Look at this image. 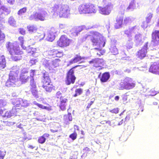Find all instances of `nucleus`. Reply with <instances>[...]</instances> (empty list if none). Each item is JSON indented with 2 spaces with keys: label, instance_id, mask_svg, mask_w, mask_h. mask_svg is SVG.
I'll return each instance as SVG.
<instances>
[{
  "label": "nucleus",
  "instance_id": "1",
  "mask_svg": "<svg viewBox=\"0 0 159 159\" xmlns=\"http://www.w3.org/2000/svg\"><path fill=\"white\" fill-rule=\"evenodd\" d=\"M6 48L12 61H16L22 59L24 52L19 45H15L14 43L8 41L6 43Z\"/></svg>",
  "mask_w": 159,
  "mask_h": 159
},
{
  "label": "nucleus",
  "instance_id": "2",
  "mask_svg": "<svg viewBox=\"0 0 159 159\" xmlns=\"http://www.w3.org/2000/svg\"><path fill=\"white\" fill-rule=\"evenodd\" d=\"M93 46L103 47L105 46V42L102 35L97 31L90 32V34L88 35Z\"/></svg>",
  "mask_w": 159,
  "mask_h": 159
},
{
  "label": "nucleus",
  "instance_id": "3",
  "mask_svg": "<svg viewBox=\"0 0 159 159\" xmlns=\"http://www.w3.org/2000/svg\"><path fill=\"white\" fill-rule=\"evenodd\" d=\"M51 9L52 11L60 17L68 18L70 14V9L66 5L55 4Z\"/></svg>",
  "mask_w": 159,
  "mask_h": 159
},
{
  "label": "nucleus",
  "instance_id": "4",
  "mask_svg": "<svg viewBox=\"0 0 159 159\" xmlns=\"http://www.w3.org/2000/svg\"><path fill=\"white\" fill-rule=\"evenodd\" d=\"M41 83L42 87L47 92L50 93L55 88V86L51 82L49 74L47 72L43 73Z\"/></svg>",
  "mask_w": 159,
  "mask_h": 159
},
{
  "label": "nucleus",
  "instance_id": "5",
  "mask_svg": "<svg viewBox=\"0 0 159 159\" xmlns=\"http://www.w3.org/2000/svg\"><path fill=\"white\" fill-rule=\"evenodd\" d=\"M78 10L81 14H87L95 13L97 9L95 5L88 2L80 5L78 7Z\"/></svg>",
  "mask_w": 159,
  "mask_h": 159
},
{
  "label": "nucleus",
  "instance_id": "6",
  "mask_svg": "<svg viewBox=\"0 0 159 159\" xmlns=\"http://www.w3.org/2000/svg\"><path fill=\"white\" fill-rule=\"evenodd\" d=\"M19 73L18 69L17 70L13 69L11 71L9 75V78L6 83V86L8 87H15L16 84Z\"/></svg>",
  "mask_w": 159,
  "mask_h": 159
},
{
  "label": "nucleus",
  "instance_id": "7",
  "mask_svg": "<svg viewBox=\"0 0 159 159\" xmlns=\"http://www.w3.org/2000/svg\"><path fill=\"white\" fill-rule=\"evenodd\" d=\"M135 86V82L131 78L126 77L121 82L119 89L120 90H130L133 89Z\"/></svg>",
  "mask_w": 159,
  "mask_h": 159
},
{
  "label": "nucleus",
  "instance_id": "8",
  "mask_svg": "<svg viewBox=\"0 0 159 159\" xmlns=\"http://www.w3.org/2000/svg\"><path fill=\"white\" fill-rule=\"evenodd\" d=\"M55 98L58 99L56 100L57 106L60 109L64 111L66 109L68 99L62 95V93L60 91L57 92L56 94Z\"/></svg>",
  "mask_w": 159,
  "mask_h": 159
},
{
  "label": "nucleus",
  "instance_id": "9",
  "mask_svg": "<svg viewBox=\"0 0 159 159\" xmlns=\"http://www.w3.org/2000/svg\"><path fill=\"white\" fill-rule=\"evenodd\" d=\"M80 65H76L70 69L66 73L65 83L67 85L74 84L76 79V77L74 74V69Z\"/></svg>",
  "mask_w": 159,
  "mask_h": 159
},
{
  "label": "nucleus",
  "instance_id": "10",
  "mask_svg": "<svg viewBox=\"0 0 159 159\" xmlns=\"http://www.w3.org/2000/svg\"><path fill=\"white\" fill-rule=\"evenodd\" d=\"M35 71V70H31L30 75L31 80L30 81V90L31 93L35 98H38L39 97L36 85L34 81V76Z\"/></svg>",
  "mask_w": 159,
  "mask_h": 159
},
{
  "label": "nucleus",
  "instance_id": "11",
  "mask_svg": "<svg viewBox=\"0 0 159 159\" xmlns=\"http://www.w3.org/2000/svg\"><path fill=\"white\" fill-rule=\"evenodd\" d=\"M71 43V40L66 35H61L57 42L58 46L64 48L69 46Z\"/></svg>",
  "mask_w": 159,
  "mask_h": 159
},
{
  "label": "nucleus",
  "instance_id": "12",
  "mask_svg": "<svg viewBox=\"0 0 159 159\" xmlns=\"http://www.w3.org/2000/svg\"><path fill=\"white\" fill-rule=\"evenodd\" d=\"M11 102L15 107H26L29 105L26 100H23L20 98L12 99Z\"/></svg>",
  "mask_w": 159,
  "mask_h": 159
},
{
  "label": "nucleus",
  "instance_id": "13",
  "mask_svg": "<svg viewBox=\"0 0 159 159\" xmlns=\"http://www.w3.org/2000/svg\"><path fill=\"white\" fill-rule=\"evenodd\" d=\"M148 43H146L143 47L139 50L136 53V56L138 58L142 59L146 57L148 52Z\"/></svg>",
  "mask_w": 159,
  "mask_h": 159
},
{
  "label": "nucleus",
  "instance_id": "14",
  "mask_svg": "<svg viewBox=\"0 0 159 159\" xmlns=\"http://www.w3.org/2000/svg\"><path fill=\"white\" fill-rule=\"evenodd\" d=\"M47 13L45 12L43 13L35 12L31 15L29 17L30 20L34 19L36 20H40L43 21L45 20V17L47 16Z\"/></svg>",
  "mask_w": 159,
  "mask_h": 159
},
{
  "label": "nucleus",
  "instance_id": "15",
  "mask_svg": "<svg viewBox=\"0 0 159 159\" xmlns=\"http://www.w3.org/2000/svg\"><path fill=\"white\" fill-rule=\"evenodd\" d=\"M89 62V64L92 65L94 67L96 68L100 67V69H102V66L104 65V61L103 59L97 58L92 59Z\"/></svg>",
  "mask_w": 159,
  "mask_h": 159
},
{
  "label": "nucleus",
  "instance_id": "16",
  "mask_svg": "<svg viewBox=\"0 0 159 159\" xmlns=\"http://www.w3.org/2000/svg\"><path fill=\"white\" fill-rule=\"evenodd\" d=\"M151 43L154 46L159 45V30H155L151 34Z\"/></svg>",
  "mask_w": 159,
  "mask_h": 159
},
{
  "label": "nucleus",
  "instance_id": "17",
  "mask_svg": "<svg viewBox=\"0 0 159 159\" xmlns=\"http://www.w3.org/2000/svg\"><path fill=\"white\" fill-rule=\"evenodd\" d=\"M48 55L49 57L52 58H60L63 56V53L62 51L53 49L49 51Z\"/></svg>",
  "mask_w": 159,
  "mask_h": 159
},
{
  "label": "nucleus",
  "instance_id": "18",
  "mask_svg": "<svg viewBox=\"0 0 159 159\" xmlns=\"http://www.w3.org/2000/svg\"><path fill=\"white\" fill-rule=\"evenodd\" d=\"M110 76V74L109 72H105L102 74L100 73L98 76L101 83L107 82L109 79Z\"/></svg>",
  "mask_w": 159,
  "mask_h": 159
},
{
  "label": "nucleus",
  "instance_id": "19",
  "mask_svg": "<svg viewBox=\"0 0 159 159\" xmlns=\"http://www.w3.org/2000/svg\"><path fill=\"white\" fill-rule=\"evenodd\" d=\"M10 11L4 6L0 8V20H2L5 16L9 14Z\"/></svg>",
  "mask_w": 159,
  "mask_h": 159
},
{
  "label": "nucleus",
  "instance_id": "20",
  "mask_svg": "<svg viewBox=\"0 0 159 159\" xmlns=\"http://www.w3.org/2000/svg\"><path fill=\"white\" fill-rule=\"evenodd\" d=\"M29 74L27 71L22 72L20 76L19 79L22 84L27 82L30 78Z\"/></svg>",
  "mask_w": 159,
  "mask_h": 159
},
{
  "label": "nucleus",
  "instance_id": "21",
  "mask_svg": "<svg viewBox=\"0 0 159 159\" xmlns=\"http://www.w3.org/2000/svg\"><path fill=\"white\" fill-rule=\"evenodd\" d=\"M149 71L153 73L159 74V63L154 62L150 66Z\"/></svg>",
  "mask_w": 159,
  "mask_h": 159
},
{
  "label": "nucleus",
  "instance_id": "22",
  "mask_svg": "<svg viewBox=\"0 0 159 159\" xmlns=\"http://www.w3.org/2000/svg\"><path fill=\"white\" fill-rule=\"evenodd\" d=\"M84 58V57L80 55V53L76 54L75 57L69 62V64L67 65V66L70 65L73 63L79 62Z\"/></svg>",
  "mask_w": 159,
  "mask_h": 159
},
{
  "label": "nucleus",
  "instance_id": "23",
  "mask_svg": "<svg viewBox=\"0 0 159 159\" xmlns=\"http://www.w3.org/2000/svg\"><path fill=\"white\" fill-rule=\"evenodd\" d=\"M99 12L102 14L108 15L111 12V9L109 5H106L104 7H100Z\"/></svg>",
  "mask_w": 159,
  "mask_h": 159
},
{
  "label": "nucleus",
  "instance_id": "24",
  "mask_svg": "<svg viewBox=\"0 0 159 159\" xmlns=\"http://www.w3.org/2000/svg\"><path fill=\"white\" fill-rule=\"evenodd\" d=\"M123 19V16L117 17L116 19V22L115 25V28L118 29L122 27Z\"/></svg>",
  "mask_w": 159,
  "mask_h": 159
},
{
  "label": "nucleus",
  "instance_id": "25",
  "mask_svg": "<svg viewBox=\"0 0 159 159\" xmlns=\"http://www.w3.org/2000/svg\"><path fill=\"white\" fill-rule=\"evenodd\" d=\"M6 67V61L4 55H0V70L4 69Z\"/></svg>",
  "mask_w": 159,
  "mask_h": 159
},
{
  "label": "nucleus",
  "instance_id": "26",
  "mask_svg": "<svg viewBox=\"0 0 159 159\" xmlns=\"http://www.w3.org/2000/svg\"><path fill=\"white\" fill-rule=\"evenodd\" d=\"M50 135L48 133H45L42 136L39 137L38 139V142L40 144H43L46 141V138L49 137Z\"/></svg>",
  "mask_w": 159,
  "mask_h": 159
},
{
  "label": "nucleus",
  "instance_id": "27",
  "mask_svg": "<svg viewBox=\"0 0 159 159\" xmlns=\"http://www.w3.org/2000/svg\"><path fill=\"white\" fill-rule=\"evenodd\" d=\"M27 29L29 33H32L37 31L38 27L35 25H30L27 26Z\"/></svg>",
  "mask_w": 159,
  "mask_h": 159
},
{
  "label": "nucleus",
  "instance_id": "28",
  "mask_svg": "<svg viewBox=\"0 0 159 159\" xmlns=\"http://www.w3.org/2000/svg\"><path fill=\"white\" fill-rule=\"evenodd\" d=\"M16 110V108H13L11 111H7L5 109L3 117L9 118L13 115V112Z\"/></svg>",
  "mask_w": 159,
  "mask_h": 159
},
{
  "label": "nucleus",
  "instance_id": "29",
  "mask_svg": "<svg viewBox=\"0 0 159 159\" xmlns=\"http://www.w3.org/2000/svg\"><path fill=\"white\" fill-rule=\"evenodd\" d=\"M61 60L59 59H55L52 60L51 63L52 70L58 66L60 65Z\"/></svg>",
  "mask_w": 159,
  "mask_h": 159
},
{
  "label": "nucleus",
  "instance_id": "30",
  "mask_svg": "<svg viewBox=\"0 0 159 159\" xmlns=\"http://www.w3.org/2000/svg\"><path fill=\"white\" fill-rule=\"evenodd\" d=\"M26 50L27 53L30 54V55H33L36 53V49L35 48H31L30 46L28 47H26V49H23Z\"/></svg>",
  "mask_w": 159,
  "mask_h": 159
},
{
  "label": "nucleus",
  "instance_id": "31",
  "mask_svg": "<svg viewBox=\"0 0 159 159\" xmlns=\"http://www.w3.org/2000/svg\"><path fill=\"white\" fill-rule=\"evenodd\" d=\"M43 64L46 68H48L49 70H52L51 63L49 60H44Z\"/></svg>",
  "mask_w": 159,
  "mask_h": 159
},
{
  "label": "nucleus",
  "instance_id": "32",
  "mask_svg": "<svg viewBox=\"0 0 159 159\" xmlns=\"http://www.w3.org/2000/svg\"><path fill=\"white\" fill-rule=\"evenodd\" d=\"M5 37V34L2 32L0 28V45L2 44L4 42Z\"/></svg>",
  "mask_w": 159,
  "mask_h": 159
},
{
  "label": "nucleus",
  "instance_id": "33",
  "mask_svg": "<svg viewBox=\"0 0 159 159\" xmlns=\"http://www.w3.org/2000/svg\"><path fill=\"white\" fill-rule=\"evenodd\" d=\"M18 40L20 44V46L23 49H26V47L24 45V37L23 36H19Z\"/></svg>",
  "mask_w": 159,
  "mask_h": 159
},
{
  "label": "nucleus",
  "instance_id": "34",
  "mask_svg": "<svg viewBox=\"0 0 159 159\" xmlns=\"http://www.w3.org/2000/svg\"><path fill=\"white\" fill-rule=\"evenodd\" d=\"M135 26L132 27L131 28L129 29V30H126L125 31V34H126L127 37L130 38L131 37V34L133 31V30L134 29Z\"/></svg>",
  "mask_w": 159,
  "mask_h": 159
},
{
  "label": "nucleus",
  "instance_id": "35",
  "mask_svg": "<svg viewBox=\"0 0 159 159\" xmlns=\"http://www.w3.org/2000/svg\"><path fill=\"white\" fill-rule=\"evenodd\" d=\"M153 16V14L151 12L148 14L146 17V21L147 23L150 22Z\"/></svg>",
  "mask_w": 159,
  "mask_h": 159
},
{
  "label": "nucleus",
  "instance_id": "36",
  "mask_svg": "<svg viewBox=\"0 0 159 159\" xmlns=\"http://www.w3.org/2000/svg\"><path fill=\"white\" fill-rule=\"evenodd\" d=\"M64 120L66 121H71L72 120L71 114L70 113H68L67 115H65L64 116Z\"/></svg>",
  "mask_w": 159,
  "mask_h": 159
},
{
  "label": "nucleus",
  "instance_id": "37",
  "mask_svg": "<svg viewBox=\"0 0 159 159\" xmlns=\"http://www.w3.org/2000/svg\"><path fill=\"white\" fill-rule=\"evenodd\" d=\"M83 93V89L81 88L76 89L75 90V93L73 95L74 97L81 95Z\"/></svg>",
  "mask_w": 159,
  "mask_h": 159
},
{
  "label": "nucleus",
  "instance_id": "38",
  "mask_svg": "<svg viewBox=\"0 0 159 159\" xmlns=\"http://www.w3.org/2000/svg\"><path fill=\"white\" fill-rule=\"evenodd\" d=\"M8 22L11 25L14 26L16 25V21L12 17H10L9 18Z\"/></svg>",
  "mask_w": 159,
  "mask_h": 159
},
{
  "label": "nucleus",
  "instance_id": "39",
  "mask_svg": "<svg viewBox=\"0 0 159 159\" xmlns=\"http://www.w3.org/2000/svg\"><path fill=\"white\" fill-rule=\"evenodd\" d=\"M27 10L26 7L22 8L18 11L17 14L19 15H22L26 12Z\"/></svg>",
  "mask_w": 159,
  "mask_h": 159
},
{
  "label": "nucleus",
  "instance_id": "40",
  "mask_svg": "<svg viewBox=\"0 0 159 159\" xmlns=\"http://www.w3.org/2000/svg\"><path fill=\"white\" fill-rule=\"evenodd\" d=\"M39 40H41L43 39L45 37V34L43 33H38L36 36Z\"/></svg>",
  "mask_w": 159,
  "mask_h": 159
},
{
  "label": "nucleus",
  "instance_id": "41",
  "mask_svg": "<svg viewBox=\"0 0 159 159\" xmlns=\"http://www.w3.org/2000/svg\"><path fill=\"white\" fill-rule=\"evenodd\" d=\"M98 112V111L96 108H94L92 109L90 112V115L93 116V117H94L96 115Z\"/></svg>",
  "mask_w": 159,
  "mask_h": 159
},
{
  "label": "nucleus",
  "instance_id": "42",
  "mask_svg": "<svg viewBox=\"0 0 159 159\" xmlns=\"http://www.w3.org/2000/svg\"><path fill=\"white\" fill-rule=\"evenodd\" d=\"M77 134L76 132L75 131L71 134L69 135V138L73 140H75L77 137Z\"/></svg>",
  "mask_w": 159,
  "mask_h": 159
},
{
  "label": "nucleus",
  "instance_id": "43",
  "mask_svg": "<svg viewBox=\"0 0 159 159\" xmlns=\"http://www.w3.org/2000/svg\"><path fill=\"white\" fill-rule=\"evenodd\" d=\"M34 104L35 105H37L38 107L42 109H45L46 110H48L49 109L48 107L44 106L42 104H39L37 102H35Z\"/></svg>",
  "mask_w": 159,
  "mask_h": 159
},
{
  "label": "nucleus",
  "instance_id": "44",
  "mask_svg": "<svg viewBox=\"0 0 159 159\" xmlns=\"http://www.w3.org/2000/svg\"><path fill=\"white\" fill-rule=\"evenodd\" d=\"M78 155V152L77 151L75 152V154L71 156L69 159H77Z\"/></svg>",
  "mask_w": 159,
  "mask_h": 159
},
{
  "label": "nucleus",
  "instance_id": "45",
  "mask_svg": "<svg viewBox=\"0 0 159 159\" xmlns=\"http://www.w3.org/2000/svg\"><path fill=\"white\" fill-rule=\"evenodd\" d=\"M48 40L50 41H52L55 38V37L54 35H51L50 33L48 35Z\"/></svg>",
  "mask_w": 159,
  "mask_h": 159
},
{
  "label": "nucleus",
  "instance_id": "46",
  "mask_svg": "<svg viewBox=\"0 0 159 159\" xmlns=\"http://www.w3.org/2000/svg\"><path fill=\"white\" fill-rule=\"evenodd\" d=\"M110 112L112 113L117 114L119 112V108H114L110 110Z\"/></svg>",
  "mask_w": 159,
  "mask_h": 159
},
{
  "label": "nucleus",
  "instance_id": "47",
  "mask_svg": "<svg viewBox=\"0 0 159 159\" xmlns=\"http://www.w3.org/2000/svg\"><path fill=\"white\" fill-rule=\"evenodd\" d=\"M19 33L20 34L25 35L26 34L25 30L23 28H20L18 29Z\"/></svg>",
  "mask_w": 159,
  "mask_h": 159
},
{
  "label": "nucleus",
  "instance_id": "48",
  "mask_svg": "<svg viewBox=\"0 0 159 159\" xmlns=\"http://www.w3.org/2000/svg\"><path fill=\"white\" fill-rule=\"evenodd\" d=\"M66 27V25L65 24H59V28L61 30H65Z\"/></svg>",
  "mask_w": 159,
  "mask_h": 159
},
{
  "label": "nucleus",
  "instance_id": "49",
  "mask_svg": "<svg viewBox=\"0 0 159 159\" xmlns=\"http://www.w3.org/2000/svg\"><path fill=\"white\" fill-rule=\"evenodd\" d=\"M130 117L129 115H127L125 119L124 123L126 124L128 122L130 119Z\"/></svg>",
  "mask_w": 159,
  "mask_h": 159
},
{
  "label": "nucleus",
  "instance_id": "50",
  "mask_svg": "<svg viewBox=\"0 0 159 159\" xmlns=\"http://www.w3.org/2000/svg\"><path fill=\"white\" fill-rule=\"evenodd\" d=\"M50 32L52 34H56L57 33L56 30L53 27H52L51 28Z\"/></svg>",
  "mask_w": 159,
  "mask_h": 159
},
{
  "label": "nucleus",
  "instance_id": "51",
  "mask_svg": "<svg viewBox=\"0 0 159 159\" xmlns=\"http://www.w3.org/2000/svg\"><path fill=\"white\" fill-rule=\"evenodd\" d=\"M127 98V95H124L123 96L122 99L123 102H126Z\"/></svg>",
  "mask_w": 159,
  "mask_h": 159
},
{
  "label": "nucleus",
  "instance_id": "52",
  "mask_svg": "<svg viewBox=\"0 0 159 159\" xmlns=\"http://www.w3.org/2000/svg\"><path fill=\"white\" fill-rule=\"evenodd\" d=\"M5 154V152H0V159H3Z\"/></svg>",
  "mask_w": 159,
  "mask_h": 159
},
{
  "label": "nucleus",
  "instance_id": "53",
  "mask_svg": "<svg viewBox=\"0 0 159 159\" xmlns=\"http://www.w3.org/2000/svg\"><path fill=\"white\" fill-rule=\"evenodd\" d=\"M5 110V109H4L3 110L0 109V116H2L3 117Z\"/></svg>",
  "mask_w": 159,
  "mask_h": 159
},
{
  "label": "nucleus",
  "instance_id": "54",
  "mask_svg": "<svg viewBox=\"0 0 159 159\" xmlns=\"http://www.w3.org/2000/svg\"><path fill=\"white\" fill-rule=\"evenodd\" d=\"M7 2L10 4H13L15 1V0H7Z\"/></svg>",
  "mask_w": 159,
  "mask_h": 159
},
{
  "label": "nucleus",
  "instance_id": "55",
  "mask_svg": "<svg viewBox=\"0 0 159 159\" xmlns=\"http://www.w3.org/2000/svg\"><path fill=\"white\" fill-rule=\"evenodd\" d=\"M129 18L127 17L124 20V23L125 24H126L129 22Z\"/></svg>",
  "mask_w": 159,
  "mask_h": 159
},
{
  "label": "nucleus",
  "instance_id": "56",
  "mask_svg": "<svg viewBox=\"0 0 159 159\" xmlns=\"http://www.w3.org/2000/svg\"><path fill=\"white\" fill-rule=\"evenodd\" d=\"M4 123H5L7 125H10L13 124V123L12 122H9L8 121H3Z\"/></svg>",
  "mask_w": 159,
  "mask_h": 159
},
{
  "label": "nucleus",
  "instance_id": "57",
  "mask_svg": "<svg viewBox=\"0 0 159 159\" xmlns=\"http://www.w3.org/2000/svg\"><path fill=\"white\" fill-rule=\"evenodd\" d=\"M90 93V92L89 89H88L87 90L86 93L85 95L86 96H88Z\"/></svg>",
  "mask_w": 159,
  "mask_h": 159
},
{
  "label": "nucleus",
  "instance_id": "58",
  "mask_svg": "<svg viewBox=\"0 0 159 159\" xmlns=\"http://www.w3.org/2000/svg\"><path fill=\"white\" fill-rule=\"evenodd\" d=\"M140 34H136L135 35V39L136 40H138L139 39V38H140Z\"/></svg>",
  "mask_w": 159,
  "mask_h": 159
},
{
  "label": "nucleus",
  "instance_id": "59",
  "mask_svg": "<svg viewBox=\"0 0 159 159\" xmlns=\"http://www.w3.org/2000/svg\"><path fill=\"white\" fill-rule=\"evenodd\" d=\"M83 150L85 151L86 152H88L90 150L89 148L87 147L84 148Z\"/></svg>",
  "mask_w": 159,
  "mask_h": 159
},
{
  "label": "nucleus",
  "instance_id": "60",
  "mask_svg": "<svg viewBox=\"0 0 159 159\" xmlns=\"http://www.w3.org/2000/svg\"><path fill=\"white\" fill-rule=\"evenodd\" d=\"M104 52H105L104 51H102V52H100V53H97V54L99 55V56H100L101 55H103Z\"/></svg>",
  "mask_w": 159,
  "mask_h": 159
},
{
  "label": "nucleus",
  "instance_id": "61",
  "mask_svg": "<svg viewBox=\"0 0 159 159\" xmlns=\"http://www.w3.org/2000/svg\"><path fill=\"white\" fill-rule=\"evenodd\" d=\"M114 99L116 101H118L119 99V97L118 96H116L115 97Z\"/></svg>",
  "mask_w": 159,
  "mask_h": 159
},
{
  "label": "nucleus",
  "instance_id": "62",
  "mask_svg": "<svg viewBox=\"0 0 159 159\" xmlns=\"http://www.w3.org/2000/svg\"><path fill=\"white\" fill-rule=\"evenodd\" d=\"M151 93H152V94H151L152 95H156L157 94V92L155 91H154V92H153V91L151 90Z\"/></svg>",
  "mask_w": 159,
  "mask_h": 159
},
{
  "label": "nucleus",
  "instance_id": "63",
  "mask_svg": "<svg viewBox=\"0 0 159 159\" xmlns=\"http://www.w3.org/2000/svg\"><path fill=\"white\" fill-rule=\"evenodd\" d=\"M124 121L123 119H122L121 121L119 123L118 125H122L123 123H124Z\"/></svg>",
  "mask_w": 159,
  "mask_h": 159
},
{
  "label": "nucleus",
  "instance_id": "64",
  "mask_svg": "<svg viewBox=\"0 0 159 159\" xmlns=\"http://www.w3.org/2000/svg\"><path fill=\"white\" fill-rule=\"evenodd\" d=\"M91 105L89 103L88 104V105L87 107L86 108L87 109H89L91 107Z\"/></svg>",
  "mask_w": 159,
  "mask_h": 159
}]
</instances>
